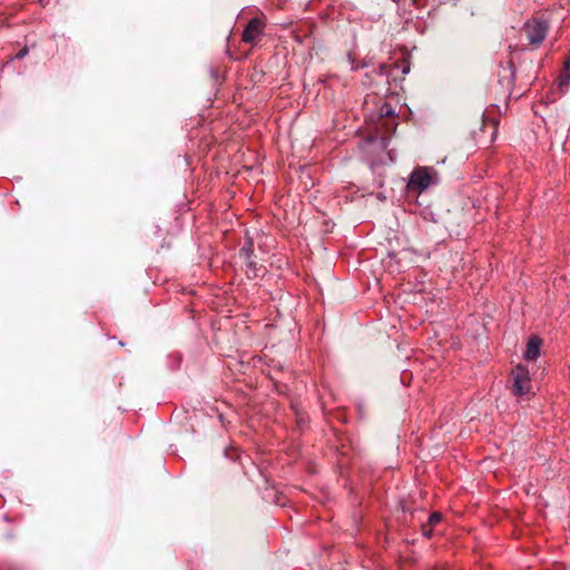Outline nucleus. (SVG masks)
I'll list each match as a JSON object with an SVG mask.
<instances>
[{"label":"nucleus","mask_w":570,"mask_h":570,"mask_svg":"<svg viewBox=\"0 0 570 570\" xmlns=\"http://www.w3.org/2000/svg\"><path fill=\"white\" fill-rule=\"evenodd\" d=\"M512 393L515 396H525L531 393V380L529 371L523 365H518L512 371Z\"/></svg>","instance_id":"7ed1b4c3"},{"label":"nucleus","mask_w":570,"mask_h":570,"mask_svg":"<svg viewBox=\"0 0 570 570\" xmlns=\"http://www.w3.org/2000/svg\"><path fill=\"white\" fill-rule=\"evenodd\" d=\"M439 181V174L434 168L417 166L410 174L406 188L409 191L421 194L429 187L438 185Z\"/></svg>","instance_id":"f257e3e1"},{"label":"nucleus","mask_w":570,"mask_h":570,"mask_svg":"<svg viewBox=\"0 0 570 570\" xmlns=\"http://www.w3.org/2000/svg\"><path fill=\"white\" fill-rule=\"evenodd\" d=\"M254 238L246 232L244 244L239 249V257L243 259L254 257Z\"/></svg>","instance_id":"0eeeda50"},{"label":"nucleus","mask_w":570,"mask_h":570,"mask_svg":"<svg viewBox=\"0 0 570 570\" xmlns=\"http://www.w3.org/2000/svg\"><path fill=\"white\" fill-rule=\"evenodd\" d=\"M265 23L261 18H252L245 26L242 40L255 46L264 33Z\"/></svg>","instance_id":"20e7f679"},{"label":"nucleus","mask_w":570,"mask_h":570,"mask_svg":"<svg viewBox=\"0 0 570 570\" xmlns=\"http://www.w3.org/2000/svg\"><path fill=\"white\" fill-rule=\"evenodd\" d=\"M26 53H27V49H22V50L17 55V57H18V58H22Z\"/></svg>","instance_id":"f8f14e48"},{"label":"nucleus","mask_w":570,"mask_h":570,"mask_svg":"<svg viewBox=\"0 0 570 570\" xmlns=\"http://www.w3.org/2000/svg\"><path fill=\"white\" fill-rule=\"evenodd\" d=\"M542 341L538 336H531L528 341L525 351L523 353V357L525 361H534L540 355V347H541Z\"/></svg>","instance_id":"39448f33"},{"label":"nucleus","mask_w":570,"mask_h":570,"mask_svg":"<svg viewBox=\"0 0 570 570\" xmlns=\"http://www.w3.org/2000/svg\"><path fill=\"white\" fill-rule=\"evenodd\" d=\"M548 31V21L540 18H532L524 22L522 27V32L525 35L529 45L534 48H538L543 42Z\"/></svg>","instance_id":"f03ea898"},{"label":"nucleus","mask_w":570,"mask_h":570,"mask_svg":"<svg viewBox=\"0 0 570 570\" xmlns=\"http://www.w3.org/2000/svg\"><path fill=\"white\" fill-rule=\"evenodd\" d=\"M246 265V275L248 278H257L265 274L266 268L263 265H258V263L254 259V257H250L249 259H244Z\"/></svg>","instance_id":"423d86ee"},{"label":"nucleus","mask_w":570,"mask_h":570,"mask_svg":"<svg viewBox=\"0 0 570 570\" xmlns=\"http://www.w3.org/2000/svg\"><path fill=\"white\" fill-rule=\"evenodd\" d=\"M499 77H500L501 82L505 81L508 85H511L514 82L515 67H514L512 59H510L507 62V67H502V72L499 73Z\"/></svg>","instance_id":"6e6552de"},{"label":"nucleus","mask_w":570,"mask_h":570,"mask_svg":"<svg viewBox=\"0 0 570 570\" xmlns=\"http://www.w3.org/2000/svg\"><path fill=\"white\" fill-rule=\"evenodd\" d=\"M421 530H422V534L428 539H430L433 534V527H430L428 523H423L421 525Z\"/></svg>","instance_id":"9b49d317"},{"label":"nucleus","mask_w":570,"mask_h":570,"mask_svg":"<svg viewBox=\"0 0 570 570\" xmlns=\"http://www.w3.org/2000/svg\"><path fill=\"white\" fill-rule=\"evenodd\" d=\"M441 520H442V514L440 512H433L430 514L426 523L430 527H435L436 524H439L441 522Z\"/></svg>","instance_id":"1a4fd4ad"},{"label":"nucleus","mask_w":570,"mask_h":570,"mask_svg":"<svg viewBox=\"0 0 570 570\" xmlns=\"http://www.w3.org/2000/svg\"><path fill=\"white\" fill-rule=\"evenodd\" d=\"M410 71V66H405L402 70L403 73H407Z\"/></svg>","instance_id":"ddd939ff"},{"label":"nucleus","mask_w":570,"mask_h":570,"mask_svg":"<svg viewBox=\"0 0 570 570\" xmlns=\"http://www.w3.org/2000/svg\"><path fill=\"white\" fill-rule=\"evenodd\" d=\"M380 115L382 117H389V116H394L395 115V111L393 109V107L390 105V104H384L381 109H380Z\"/></svg>","instance_id":"9d476101"}]
</instances>
